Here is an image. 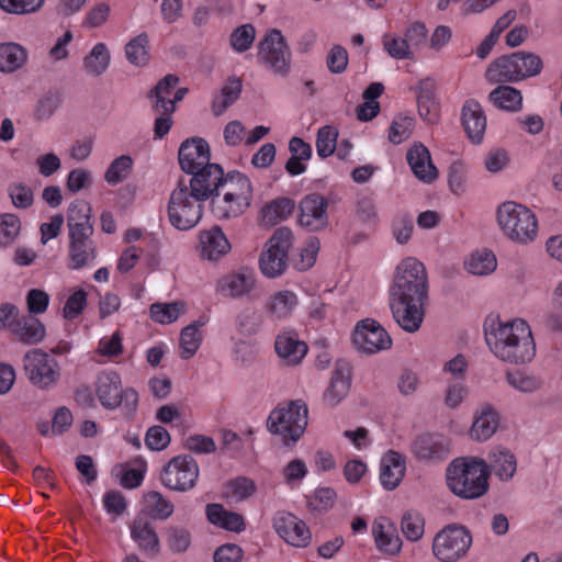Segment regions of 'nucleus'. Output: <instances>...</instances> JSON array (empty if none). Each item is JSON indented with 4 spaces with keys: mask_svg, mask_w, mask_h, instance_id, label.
Listing matches in <instances>:
<instances>
[{
    "mask_svg": "<svg viewBox=\"0 0 562 562\" xmlns=\"http://www.w3.org/2000/svg\"><path fill=\"white\" fill-rule=\"evenodd\" d=\"M428 300L425 266L415 258L404 259L397 266L390 288L389 304L396 324L407 333L417 331L423 324Z\"/></svg>",
    "mask_w": 562,
    "mask_h": 562,
    "instance_id": "nucleus-1",
    "label": "nucleus"
},
{
    "mask_svg": "<svg viewBox=\"0 0 562 562\" xmlns=\"http://www.w3.org/2000/svg\"><path fill=\"white\" fill-rule=\"evenodd\" d=\"M484 335L490 350L504 362L524 364L536 355L531 329L522 319L502 322L488 316L484 322Z\"/></svg>",
    "mask_w": 562,
    "mask_h": 562,
    "instance_id": "nucleus-2",
    "label": "nucleus"
},
{
    "mask_svg": "<svg viewBox=\"0 0 562 562\" xmlns=\"http://www.w3.org/2000/svg\"><path fill=\"white\" fill-rule=\"evenodd\" d=\"M490 468L479 458H456L446 470V482L451 493L462 499H477L490 488Z\"/></svg>",
    "mask_w": 562,
    "mask_h": 562,
    "instance_id": "nucleus-3",
    "label": "nucleus"
},
{
    "mask_svg": "<svg viewBox=\"0 0 562 562\" xmlns=\"http://www.w3.org/2000/svg\"><path fill=\"white\" fill-rule=\"evenodd\" d=\"M542 68L543 63L539 55L519 50L492 61L486 69L485 78L492 83L519 82L538 76Z\"/></svg>",
    "mask_w": 562,
    "mask_h": 562,
    "instance_id": "nucleus-4",
    "label": "nucleus"
},
{
    "mask_svg": "<svg viewBox=\"0 0 562 562\" xmlns=\"http://www.w3.org/2000/svg\"><path fill=\"white\" fill-rule=\"evenodd\" d=\"M497 221L505 236L513 241L528 244L538 235L537 217L522 204L504 202L497 210Z\"/></svg>",
    "mask_w": 562,
    "mask_h": 562,
    "instance_id": "nucleus-5",
    "label": "nucleus"
},
{
    "mask_svg": "<svg viewBox=\"0 0 562 562\" xmlns=\"http://www.w3.org/2000/svg\"><path fill=\"white\" fill-rule=\"evenodd\" d=\"M472 541V533L465 526L449 524L435 535L432 554L440 562H456L467 554Z\"/></svg>",
    "mask_w": 562,
    "mask_h": 562,
    "instance_id": "nucleus-6",
    "label": "nucleus"
},
{
    "mask_svg": "<svg viewBox=\"0 0 562 562\" xmlns=\"http://www.w3.org/2000/svg\"><path fill=\"white\" fill-rule=\"evenodd\" d=\"M204 201H198L183 180H178L177 187L170 194L168 202V216L170 224L179 231L194 227L202 217Z\"/></svg>",
    "mask_w": 562,
    "mask_h": 562,
    "instance_id": "nucleus-7",
    "label": "nucleus"
},
{
    "mask_svg": "<svg viewBox=\"0 0 562 562\" xmlns=\"http://www.w3.org/2000/svg\"><path fill=\"white\" fill-rule=\"evenodd\" d=\"M95 389L97 396L105 408L115 409L122 405L127 416L136 411L138 393L132 387L123 390L121 378L116 372H101L98 375Z\"/></svg>",
    "mask_w": 562,
    "mask_h": 562,
    "instance_id": "nucleus-8",
    "label": "nucleus"
},
{
    "mask_svg": "<svg viewBox=\"0 0 562 562\" xmlns=\"http://www.w3.org/2000/svg\"><path fill=\"white\" fill-rule=\"evenodd\" d=\"M292 238L293 234L290 228L280 227L268 239L266 250L259 258V267L263 276L276 278L285 271Z\"/></svg>",
    "mask_w": 562,
    "mask_h": 562,
    "instance_id": "nucleus-9",
    "label": "nucleus"
},
{
    "mask_svg": "<svg viewBox=\"0 0 562 562\" xmlns=\"http://www.w3.org/2000/svg\"><path fill=\"white\" fill-rule=\"evenodd\" d=\"M259 60L276 75L286 77L292 65V54L281 31L273 29L259 43Z\"/></svg>",
    "mask_w": 562,
    "mask_h": 562,
    "instance_id": "nucleus-10",
    "label": "nucleus"
},
{
    "mask_svg": "<svg viewBox=\"0 0 562 562\" xmlns=\"http://www.w3.org/2000/svg\"><path fill=\"white\" fill-rule=\"evenodd\" d=\"M199 476V465L189 454L173 457L160 474L161 483L175 491L186 492L194 487Z\"/></svg>",
    "mask_w": 562,
    "mask_h": 562,
    "instance_id": "nucleus-11",
    "label": "nucleus"
},
{
    "mask_svg": "<svg viewBox=\"0 0 562 562\" xmlns=\"http://www.w3.org/2000/svg\"><path fill=\"white\" fill-rule=\"evenodd\" d=\"M24 370L31 383L40 389L56 384L60 376L58 362L41 349L29 351L24 356Z\"/></svg>",
    "mask_w": 562,
    "mask_h": 562,
    "instance_id": "nucleus-12",
    "label": "nucleus"
},
{
    "mask_svg": "<svg viewBox=\"0 0 562 562\" xmlns=\"http://www.w3.org/2000/svg\"><path fill=\"white\" fill-rule=\"evenodd\" d=\"M190 177H180L183 180L187 190L191 192L198 201L212 200L218 193L223 184L224 170L218 164H211L189 175Z\"/></svg>",
    "mask_w": 562,
    "mask_h": 562,
    "instance_id": "nucleus-13",
    "label": "nucleus"
},
{
    "mask_svg": "<svg viewBox=\"0 0 562 562\" xmlns=\"http://www.w3.org/2000/svg\"><path fill=\"white\" fill-rule=\"evenodd\" d=\"M352 340L359 351L369 355L390 349L392 346V338L387 331L371 318L357 324Z\"/></svg>",
    "mask_w": 562,
    "mask_h": 562,
    "instance_id": "nucleus-14",
    "label": "nucleus"
},
{
    "mask_svg": "<svg viewBox=\"0 0 562 562\" xmlns=\"http://www.w3.org/2000/svg\"><path fill=\"white\" fill-rule=\"evenodd\" d=\"M297 223L308 232H319L329 225L328 201L319 193L305 195L299 204Z\"/></svg>",
    "mask_w": 562,
    "mask_h": 562,
    "instance_id": "nucleus-15",
    "label": "nucleus"
},
{
    "mask_svg": "<svg viewBox=\"0 0 562 562\" xmlns=\"http://www.w3.org/2000/svg\"><path fill=\"white\" fill-rule=\"evenodd\" d=\"M178 160L181 170L187 175L211 165L209 143L198 136L187 138L179 147Z\"/></svg>",
    "mask_w": 562,
    "mask_h": 562,
    "instance_id": "nucleus-16",
    "label": "nucleus"
},
{
    "mask_svg": "<svg viewBox=\"0 0 562 562\" xmlns=\"http://www.w3.org/2000/svg\"><path fill=\"white\" fill-rule=\"evenodd\" d=\"M412 452L420 461L439 462L451 452V441L442 434H422L412 442Z\"/></svg>",
    "mask_w": 562,
    "mask_h": 562,
    "instance_id": "nucleus-17",
    "label": "nucleus"
},
{
    "mask_svg": "<svg viewBox=\"0 0 562 562\" xmlns=\"http://www.w3.org/2000/svg\"><path fill=\"white\" fill-rule=\"evenodd\" d=\"M273 527L277 533L291 546L305 548L311 541V532L306 524L291 513H277Z\"/></svg>",
    "mask_w": 562,
    "mask_h": 562,
    "instance_id": "nucleus-18",
    "label": "nucleus"
},
{
    "mask_svg": "<svg viewBox=\"0 0 562 562\" xmlns=\"http://www.w3.org/2000/svg\"><path fill=\"white\" fill-rule=\"evenodd\" d=\"M255 286V271L247 267L229 272L217 282V291L231 299L247 296L254 291Z\"/></svg>",
    "mask_w": 562,
    "mask_h": 562,
    "instance_id": "nucleus-19",
    "label": "nucleus"
},
{
    "mask_svg": "<svg viewBox=\"0 0 562 562\" xmlns=\"http://www.w3.org/2000/svg\"><path fill=\"white\" fill-rule=\"evenodd\" d=\"M68 267L80 270L94 262L98 257V246L92 239L93 234L68 235Z\"/></svg>",
    "mask_w": 562,
    "mask_h": 562,
    "instance_id": "nucleus-20",
    "label": "nucleus"
},
{
    "mask_svg": "<svg viewBox=\"0 0 562 562\" xmlns=\"http://www.w3.org/2000/svg\"><path fill=\"white\" fill-rule=\"evenodd\" d=\"M351 385V367L347 361L338 360L323 400L329 406L340 403L349 393Z\"/></svg>",
    "mask_w": 562,
    "mask_h": 562,
    "instance_id": "nucleus-21",
    "label": "nucleus"
},
{
    "mask_svg": "<svg viewBox=\"0 0 562 562\" xmlns=\"http://www.w3.org/2000/svg\"><path fill=\"white\" fill-rule=\"evenodd\" d=\"M462 126L474 144H480L486 130V116L482 105L474 99L464 102L461 111Z\"/></svg>",
    "mask_w": 562,
    "mask_h": 562,
    "instance_id": "nucleus-22",
    "label": "nucleus"
},
{
    "mask_svg": "<svg viewBox=\"0 0 562 562\" xmlns=\"http://www.w3.org/2000/svg\"><path fill=\"white\" fill-rule=\"evenodd\" d=\"M406 160L418 180L431 183L438 178V170L431 162L430 153L422 143L414 144L407 150Z\"/></svg>",
    "mask_w": 562,
    "mask_h": 562,
    "instance_id": "nucleus-23",
    "label": "nucleus"
},
{
    "mask_svg": "<svg viewBox=\"0 0 562 562\" xmlns=\"http://www.w3.org/2000/svg\"><path fill=\"white\" fill-rule=\"evenodd\" d=\"M231 250V244L220 226L200 233V256L202 259L217 261Z\"/></svg>",
    "mask_w": 562,
    "mask_h": 562,
    "instance_id": "nucleus-24",
    "label": "nucleus"
},
{
    "mask_svg": "<svg viewBox=\"0 0 562 562\" xmlns=\"http://www.w3.org/2000/svg\"><path fill=\"white\" fill-rule=\"evenodd\" d=\"M276 352L288 364H297L307 352V345L300 340L295 331L280 333L274 342Z\"/></svg>",
    "mask_w": 562,
    "mask_h": 562,
    "instance_id": "nucleus-25",
    "label": "nucleus"
},
{
    "mask_svg": "<svg viewBox=\"0 0 562 562\" xmlns=\"http://www.w3.org/2000/svg\"><path fill=\"white\" fill-rule=\"evenodd\" d=\"M91 205L85 200H76L70 203L67 211L68 235L93 234L91 223Z\"/></svg>",
    "mask_w": 562,
    "mask_h": 562,
    "instance_id": "nucleus-26",
    "label": "nucleus"
},
{
    "mask_svg": "<svg viewBox=\"0 0 562 562\" xmlns=\"http://www.w3.org/2000/svg\"><path fill=\"white\" fill-rule=\"evenodd\" d=\"M405 460L393 450H390L381 461L380 481L384 488L393 491L405 475Z\"/></svg>",
    "mask_w": 562,
    "mask_h": 562,
    "instance_id": "nucleus-27",
    "label": "nucleus"
},
{
    "mask_svg": "<svg viewBox=\"0 0 562 562\" xmlns=\"http://www.w3.org/2000/svg\"><path fill=\"white\" fill-rule=\"evenodd\" d=\"M205 514L210 524L227 531L240 533L246 529V522L243 515L225 509L222 504H207L205 507Z\"/></svg>",
    "mask_w": 562,
    "mask_h": 562,
    "instance_id": "nucleus-28",
    "label": "nucleus"
},
{
    "mask_svg": "<svg viewBox=\"0 0 562 562\" xmlns=\"http://www.w3.org/2000/svg\"><path fill=\"white\" fill-rule=\"evenodd\" d=\"M11 334L23 344L35 345L45 338L46 329L38 318L30 314H24L19 315L12 326Z\"/></svg>",
    "mask_w": 562,
    "mask_h": 562,
    "instance_id": "nucleus-29",
    "label": "nucleus"
},
{
    "mask_svg": "<svg viewBox=\"0 0 562 562\" xmlns=\"http://www.w3.org/2000/svg\"><path fill=\"white\" fill-rule=\"evenodd\" d=\"M131 536L138 548L147 555L156 557L160 552V541L154 527L143 517H136L131 528Z\"/></svg>",
    "mask_w": 562,
    "mask_h": 562,
    "instance_id": "nucleus-30",
    "label": "nucleus"
},
{
    "mask_svg": "<svg viewBox=\"0 0 562 562\" xmlns=\"http://www.w3.org/2000/svg\"><path fill=\"white\" fill-rule=\"evenodd\" d=\"M435 81L425 78L419 81L417 106L420 117L427 123L434 124L439 117V105L435 97Z\"/></svg>",
    "mask_w": 562,
    "mask_h": 562,
    "instance_id": "nucleus-31",
    "label": "nucleus"
},
{
    "mask_svg": "<svg viewBox=\"0 0 562 562\" xmlns=\"http://www.w3.org/2000/svg\"><path fill=\"white\" fill-rule=\"evenodd\" d=\"M372 533L379 550L391 555H395L401 551L402 539L398 537L396 528L391 521L386 519L374 521Z\"/></svg>",
    "mask_w": 562,
    "mask_h": 562,
    "instance_id": "nucleus-32",
    "label": "nucleus"
},
{
    "mask_svg": "<svg viewBox=\"0 0 562 562\" xmlns=\"http://www.w3.org/2000/svg\"><path fill=\"white\" fill-rule=\"evenodd\" d=\"M179 82V77L176 75H167L160 79L155 88L150 90L148 98H155L156 101L153 105L155 113L172 114L176 110L175 101L169 99L172 89Z\"/></svg>",
    "mask_w": 562,
    "mask_h": 562,
    "instance_id": "nucleus-33",
    "label": "nucleus"
},
{
    "mask_svg": "<svg viewBox=\"0 0 562 562\" xmlns=\"http://www.w3.org/2000/svg\"><path fill=\"white\" fill-rule=\"evenodd\" d=\"M218 193H227L229 196H235L238 202L247 201L251 203L252 200V186L248 177L238 171H231L224 173L223 184L218 189Z\"/></svg>",
    "mask_w": 562,
    "mask_h": 562,
    "instance_id": "nucleus-34",
    "label": "nucleus"
},
{
    "mask_svg": "<svg viewBox=\"0 0 562 562\" xmlns=\"http://www.w3.org/2000/svg\"><path fill=\"white\" fill-rule=\"evenodd\" d=\"M250 206L247 201L238 202L227 193H216L211 200V210L218 220H229L240 216Z\"/></svg>",
    "mask_w": 562,
    "mask_h": 562,
    "instance_id": "nucleus-35",
    "label": "nucleus"
},
{
    "mask_svg": "<svg viewBox=\"0 0 562 562\" xmlns=\"http://www.w3.org/2000/svg\"><path fill=\"white\" fill-rule=\"evenodd\" d=\"M308 417V408L303 400L279 403L269 414L267 422H301Z\"/></svg>",
    "mask_w": 562,
    "mask_h": 562,
    "instance_id": "nucleus-36",
    "label": "nucleus"
},
{
    "mask_svg": "<svg viewBox=\"0 0 562 562\" xmlns=\"http://www.w3.org/2000/svg\"><path fill=\"white\" fill-rule=\"evenodd\" d=\"M490 472L493 471L502 481L512 479L517 469L516 458L506 448H496L488 454Z\"/></svg>",
    "mask_w": 562,
    "mask_h": 562,
    "instance_id": "nucleus-37",
    "label": "nucleus"
},
{
    "mask_svg": "<svg viewBox=\"0 0 562 562\" xmlns=\"http://www.w3.org/2000/svg\"><path fill=\"white\" fill-rule=\"evenodd\" d=\"M243 89L241 80L238 77H229L222 88L221 95L213 99L212 112L215 116L222 115L232 104H234Z\"/></svg>",
    "mask_w": 562,
    "mask_h": 562,
    "instance_id": "nucleus-38",
    "label": "nucleus"
},
{
    "mask_svg": "<svg viewBox=\"0 0 562 562\" xmlns=\"http://www.w3.org/2000/svg\"><path fill=\"white\" fill-rule=\"evenodd\" d=\"M488 100L499 109L516 112L521 109L522 95L519 90L510 86L501 85L492 90Z\"/></svg>",
    "mask_w": 562,
    "mask_h": 562,
    "instance_id": "nucleus-39",
    "label": "nucleus"
},
{
    "mask_svg": "<svg viewBox=\"0 0 562 562\" xmlns=\"http://www.w3.org/2000/svg\"><path fill=\"white\" fill-rule=\"evenodd\" d=\"M26 50L19 44H0V71L13 72L26 63Z\"/></svg>",
    "mask_w": 562,
    "mask_h": 562,
    "instance_id": "nucleus-40",
    "label": "nucleus"
},
{
    "mask_svg": "<svg viewBox=\"0 0 562 562\" xmlns=\"http://www.w3.org/2000/svg\"><path fill=\"white\" fill-rule=\"evenodd\" d=\"M496 266L495 255L487 249L473 252L465 261L467 270L475 276H487L496 269Z\"/></svg>",
    "mask_w": 562,
    "mask_h": 562,
    "instance_id": "nucleus-41",
    "label": "nucleus"
},
{
    "mask_svg": "<svg viewBox=\"0 0 562 562\" xmlns=\"http://www.w3.org/2000/svg\"><path fill=\"white\" fill-rule=\"evenodd\" d=\"M299 303L297 296L291 291H280L271 296L267 307L276 318L288 317Z\"/></svg>",
    "mask_w": 562,
    "mask_h": 562,
    "instance_id": "nucleus-42",
    "label": "nucleus"
},
{
    "mask_svg": "<svg viewBox=\"0 0 562 562\" xmlns=\"http://www.w3.org/2000/svg\"><path fill=\"white\" fill-rule=\"evenodd\" d=\"M110 58L105 44L98 43L93 46L90 54L85 57L83 67L88 74L100 76L108 69Z\"/></svg>",
    "mask_w": 562,
    "mask_h": 562,
    "instance_id": "nucleus-43",
    "label": "nucleus"
},
{
    "mask_svg": "<svg viewBox=\"0 0 562 562\" xmlns=\"http://www.w3.org/2000/svg\"><path fill=\"white\" fill-rule=\"evenodd\" d=\"M204 325L203 321H196L186 326L180 334L181 357L191 358L199 349L202 341V334L199 328Z\"/></svg>",
    "mask_w": 562,
    "mask_h": 562,
    "instance_id": "nucleus-44",
    "label": "nucleus"
},
{
    "mask_svg": "<svg viewBox=\"0 0 562 562\" xmlns=\"http://www.w3.org/2000/svg\"><path fill=\"white\" fill-rule=\"evenodd\" d=\"M127 60L135 66H145L149 61V40L146 33L132 38L125 46Z\"/></svg>",
    "mask_w": 562,
    "mask_h": 562,
    "instance_id": "nucleus-45",
    "label": "nucleus"
},
{
    "mask_svg": "<svg viewBox=\"0 0 562 562\" xmlns=\"http://www.w3.org/2000/svg\"><path fill=\"white\" fill-rule=\"evenodd\" d=\"M184 303L181 301L171 303H154L149 307L150 317L159 324H170L178 319L184 312Z\"/></svg>",
    "mask_w": 562,
    "mask_h": 562,
    "instance_id": "nucleus-46",
    "label": "nucleus"
},
{
    "mask_svg": "<svg viewBox=\"0 0 562 562\" xmlns=\"http://www.w3.org/2000/svg\"><path fill=\"white\" fill-rule=\"evenodd\" d=\"M295 207L294 202L289 198L273 200L262 210V216L269 224H276L288 218Z\"/></svg>",
    "mask_w": 562,
    "mask_h": 562,
    "instance_id": "nucleus-47",
    "label": "nucleus"
},
{
    "mask_svg": "<svg viewBox=\"0 0 562 562\" xmlns=\"http://www.w3.org/2000/svg\"><path fill=\"white\" fill-rule=\"evenodd\" d=\"M401 529L407 540L418 541L424 536L425 519L417 510H407L402 517Z\"/></svg>",
    "mask_w": 562,
    "mask_h": 562,
    "instance_id": "nucleus-48",
    "label": "nucleus"
},
{
    "mask_svg": "<svg viewBox=\"0 0 562 562\" xmlns=\"http://www.w3.org/2000/svg\"><path fill=\"white\" fill-rule=\"evenodd\" d=\"M133 169V159L128 155H122L115 158L110 166L108 167L104 173V180L111 184L115 186L117 183L123 182Z\"/></svg>",
    "mask_w": 562,
    "mask_h": 562,
    "instance_id": "nucleus-49",
    "label": "nucleus"
},
{
    "mask_svg": "<svg viewBox=\"0 0 562 562\" xmlns=\"http://www.w3.org/2000/svg\"><path fill=\"white\" fill-rule=\"evenodd\" d=\"M307 424H267L268 430L279 436L282 443L292 446L303 436Z\"/></svg>",
    "mask_w": 562,
    "mask_h": 562,
    "instance_id": "nucleus-50",
    "label": "nucleus"
},
{
    "mask_svg": "<svg viewBox=\"0 0 562 562\" xmlns=\"http://www.w3.org/2000/svg\"><path fill=\"white\" fill-rule=\"evenodd\" d=\"M261 325V316L254 308H244L235 319L236 330L245 337L256 335Z\"/></svg>",
    "mask_w": 562,
    "mask_h": 562,
    "instance_id": "nucleus-51",
    "label": "nucleus"
},
{
    "mask_svg": "<svg viewBox=\"0 0 562 562\" xmlns=\"http://www.w3.org/2000/svg\"><path fill=\"white\" fill-rule=\"evenodd\" d=\"M167 544L173 553L186 552L191 544V532L182 526H169L166 529Z\"/></svg>",
    "mask_w": 562,
    "mask_h": 562,
    "instance_id": "nucleus-52",
    "label": "nucleus"
},
{
    "mask_svg": "<svg viewBox=\"0 0 562 562\" xmlns=\"http://www.w3.org/2000/svg\"><path fill=\"white\" fill-rule=\"evenodd\" d=\"M338 132L329 126L325 125L317 132L316 137V151L322 158H326L334 154L337 144Z\"/></svg>",
    "mask_w": 562,
    "mask_h": 562,
    "instance_id": "nucleus-53",
    "label": "nucleus"
},
{
    "mask_svg": "<svg viewBox=\"0 0 562 562\" xmlns=\"http://www.w3.org/2000/svg\"><path fill=\"white\" fill-rule=\"evenodd\" d=\"M226 488L227 493L237 502L249 498L257 491L255 482L246 476L229 480L226 484Z\"/></svg>",
    "mask_w": 562,
    "mask_h": 562,
    "instance_id": "nucleus-54",
    "label": "nucleus"
},
{
    "mask_svg": "<svg viewBox=\"0 0 562 562\" xmlns=\"http://www.w3.org/2000/svg\"><path fill=\"white\" fill-rule=\"evenodd\" d=\"M255 37V27L251 24H244L233 31L229 43L235 52L244 53L251 47Z\"/></svg>",
    "mask_w": 562,
    "mask_h": 562,
    "instance_id": "nucleus-55",
    "label": "nucleus"
},
{
    "mask_svg": "<svg viewBox=\"0 0 562 562\" xmlns=\"http://www.w3.org/2000/svg\"><path fill=\"white\" fill-rule=\"evenodd\" d=\"M20 218L11 213L0 214V245L11 244L20 234Z\"/></svg>",
    "mask_w": 562,
    "mask_h": 562,
    "instance_id": "nucleus-56",
    "label": "nucleus"
},
{
    "mask_svg": "<svg viewBox=\"0 0 562 562\" xmlns=\"http://www.w3.org/2000/svg\"><path fill=\"white\" fill-rule=\"evenodd\" d=\"M414 121L412 117L397 115L392 121L389 132V140L401 144L412 135Z\"/></svg>",
    "mask_w": 562,
    "mask_h": 562,
    "instance_id": "nucleus-57",
    "label": "nucleus"
},
{
    "mask_svg": "<svg viewBox=\"0 0 562 562\" xmlns=\"http://www.w3.org/2000/svg\"><path fill=\"white\" fill-rule=\"evenodd\" d=\"M383 47L395 59H413V52L404 38L390 34L383 36Z\"/></svg>",
    "mask_w": 562,
    "mask_h": 562,
    "instance_id": "nucleus-58",
    "label": "nucleus"
},
{
    "mask_svg": "<svg viewBox=\"0 0 562 562\" xmlns=\"http://www.w3.org/2000/svg\"><path fill=\"white\" fill-rule=\"evenodd\" d=\"M336 499V492L331 487H321L315 491L313 497L307 498V507L314 512H327Z\"/></svg>",
    "mask_w": 562,
    "mask_h": 562,
    "instance_id": "nucleus-59",
    "label": "nucleus"
},
{
    "mask_svg": "<svg viewBox=\"0 0 562 562\" xmlns=\"http://www.w3.org/2000/svg\"><path fill=\"white\" fill-rule=\"evenodd\" d=\"M146 499L151 505L155 518L166 520L172 515L173 505L161 493L151 491L146 495Z\"/></svg>",
    "mask_w": 562,
    "mask_h": 562,
    "instance_id": "nucleus-60",
    "label": "nucleus"
},
{
    "mask_svg": "<svg viewBox=\"0 0 562 562\" xmlns=\"http://www.w3.org/2000/svg\"><path fill=\"white\" fill-rule=\"evenodd\" d=\"M43 4L44 0H0V8L14 14L36 12Z\"/></svg>",
    "mask_w": 562,
    "mask_h": 562,
    "instance_id": "nucleus-61",
    "label": "nucleus"
},
{
    "mask_svg": "<svg viewBox=\"0 0 562 562\" xmlns=\"http://www.w3.org/2000/svg\"><path fill=\"white\" fill-rule=\"evenodd\" d=\"M87 305V292L82 289L74 292L66 301L63 314L66 319L78 317Z\"/></svg>",
    "mask_w": 562,
    "mask_h": 562,
    "instance_id": "nucleus-62",
    "label": "nucleus"
},
{
    "mask_svg": "<svg viewBox=\"0 0 562 562\" xmlns=\"http://www.w3.org/2000/svg\"><path fill=\"white\" fill-rule=\"evenodd\" d=\"M145 443L150 450H164L170 443V435L160 425H153L146 432Z\"/></svg>",
    "mask_w": 562,
    "mask_h": 562,
    "instance_id": "nucleus-63",
    "label": "nucleus"
},
{
    "mask_svg": "<svg viewBox=\"0 0 562 562\" xmlns=\"http://www.w3.org/2000/svg\"><path fill=\"white\" fill-rule=\"evenodd\" d=\"M8 193L15 207L27 209L33 204V192L23 183H11Z\"/></svg>",
    "mask_w": 562,
    "mask_h": 562,
    "instance_id": "nucleus-64",
    "label": "nucleus"
}]
</instances>
